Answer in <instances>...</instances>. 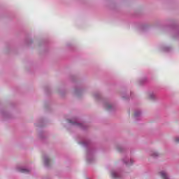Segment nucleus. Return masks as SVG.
I'll use <instances>...</instances> for the list:
<instances>
[{"label":"nucleus","mask_w":179,"mask_h":179,"mask_svg":"<svg viewBox=\"0 0 179 179\" xmlns=\"http://www.w3.org/2000/svg\"><path fill=\"white\" fill-rule=\"evenodd\" d=\"M149 99L150 100H156V94H155L153 93H150L149 94Z\"/></svg>","instance_id":"8"},{"label":"nucleus","mask_w":179,"mask_h":179,"mask_svg":"<svg viewBox=\"0 0 179 179\" xmlns=\"http://www.w3.org/2000/svg\"><path fill=\"white\" fill-rule=\"evenodd\" d=\"M83 146H87L90 143L89 141H84L80 143Z\"/></svg>","instance_id":"11"},{"label":"nucleus","mask_w":179,"mask_h":179,"mask_svg":"<svg viewBox=\"0 0 179 179\" xmlns=\"http://www.w3.org/2000/svg\"><path fill=\"white\" fill-rule=\"evenodd\" d=\"M150 156H152V157H157L159 156V153L156 152H151Z\"/></svg>","instance_id":"10"},{"label":"nucleus","mask_w":179,"mask_h":179,"mask_svg":"<svg viewBox=\"0 0 179 179\" xmlns=\"http://www.w3.org/2000/svg\"><path fill=\"white\" fill-rule=\"evenodd\" d=\"M124 164H127V166H131V164H134V159L131 158L130 162L123 159Z\"/></svg>","instance_id":"7"},{"label":"nucleus","mask_w":179,"mask_h":179,"mask_svg":"<svg viewBox=\"0 0 179 179\" xmlns=\"http://www.w3.org/2000/svg\"><path fill=\"white\" fill-rule=\"evenodd\" d=\"M105 108H106V110H111V108H113V106L111 103H105Z\"/></svg>","instance_id":"9"},{"label":"nucleus","mask_w":179,"mask_h":179,"mask_svg":"<svg viewBox=\"0 0 179 179\" xmlns=\"http://www.w3.org/2000/svg\"><path fill=\"white\" fill-rule=\"evenodd\" d=\"M17 171L20 173H30V170L27 169H24L23 167H17Z\"/></svg>","instance_id":"5"},{"label":"nucleus","mask_w":179,"mask_h":179,"mask_svg":"<svg viewBox=\"0 0 179 179\" xmlns=\"http://www.w3.org/2000/svg\"><path fill=\"white\" fill-rule=\"evenodd\" d=\"M111 176L113 178H121V174L117 171H112Z\"/></svg>","instance_id":"3"},{"label":"nucleus","mask_w":179,"mask_h":179,"mask_svg":"<svg viewBox=\"0 0 179 179\" xmlns=\"http://www.w3.org/2000/svg\"><path fill=\"white\" fill-rule=\"evenodd\" d=\"M92 161H93V155H92V153H90V152H87V162H88V163H92Z\"/></svg>","instance_id":"4"},{"label":"nucleus","mask_w":179,"mask_h":179,"mask_svg":"<svg viewBox=\"0 0 179 179\" xmlns=\"http://www.w3.org/2000/svg\"><path fill=\"white\" fill-rule=\"evenodd\" d=\"M43 160H44V164H45V167H48L50 166V163L51 162V159H50L48 156L45 155L43 157Z\"/></svg>","instance_id":"2"},{"label":"nucleus","mask_w":179,"mask_h":179,"mask_svg":"<svg viewBox=\"0 0 179 179\" xmlns=\"http://www.w3.org/2000/svg\"><path fill=\"white\" fill-rule=\"evenodd\" d=\"M141 115H142V113L141 112V110H137L134 113V118L136 120H139V118H141Z\"/></svg>","instance_id":"6"},{"label":"nucleus","mask_w":179,"mask_h":179,"mask_svg":"<svg viewBox=\"0 0 179 179\" xmlns=\"http://www.w3.org/2000/svg\"><path fill=\"white\" fill-rule=\"evenodd\" d=\"M175 142H176L177 143H179V137L175 138Z\"/></svg>","instance_id":"12"},{"label":"nucleus","mask_w":179,"mask_h":179,"mask_svg":"<svg viewBox=\"0 0 179 179\" xmlns=\"http://www.w3.org/2000/svg\"><path fill=\"white\" fill-rule=\"evenodd\" d=\"M69 124H71V125H76V127H79L82 128V129H85V124L83 123H79V120L77 118L69 119Z\"/></svg>","instance_id":"1"},{"label":"nucleus","mask_w":179,"mask_h":179,"mask_svg":"<svg viewBox=\"0 0 179 179\" xmlns=\"http://www.w3.org/2000/svg\"><path fill=\"white\" fill-rule=\"evenodd\" d=\"M99 94H94V97H95V99H97V97H99Z\"/></svg>","instance_id":"13"},{"label":"nucleus","mask_w":179,"mask_h":179,"mask_svg":"<svg viewBox=\"0 0 179 179\" xmlns=\"http://www.w3.org/2000/svg\"><path fill=\"white\" fill-rule=\"evenodd\" d=\"M87 179H89V178H87Z\"/></svg>","instance_id":"14"}]
</instances>
